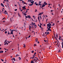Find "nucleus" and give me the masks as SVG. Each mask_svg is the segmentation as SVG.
Wrapping results in <instances>:
<instances>
[{"mask_svg":"<svg viewBox=\"0 0 63 63\" xmlns=\"http://www.w3.org/2000/svg\"><path fill=\"white\" fill-rule=\"evenodd\" d=\"M16 31V30H12L11 31V32L10 33V34H13V31Z\"/></svg>","mask_w":63,"mask_h":63,"instance_id":"1","label":"nucleus"},{"mask_svg":"<svg viewBox=\"0 0 63 63\" xmlns=\"http://www.w3.org/2000/svg\"><path fill=\"white\" fill-rule=\"evenodd\" d=\"M47 26H48V27H49L48 28L49 29H50V28H51V27L49 25V24H47Z\"/></svg>","mask_w":63,"mask_h":63,"instance_id":"2","label":"nucleus"},{"mask_svg":"<svg viewBox=\"0 0 63 63\" xmlns=\"http://www.w3.org/2000/svg\"><path fill=\"white\" fill-rule=\"evenodd\" d=\"M45 4H42V6L41 7V8L43 9V7H45Z\"/></svg>","mask_w":63,"mask_h":63,"instance_id":"3","label":"nucleus"},{"mask_svg":"<svg viewBox=\"0 0 63 63\" xmlns=\"http://www.w3.org/2000/svg\"><path fill=\"white\" fill-rule=\"evenodd\" d=\"M37 42H38V38H37L35 39V42L36 43H37Z\"/></svg>","mask_w":63,"mask_h":63,"instance_id":"4","label":"nucleus"},{"mask_svg":"<svg viewBox=\"0 0 63 63\" xmlns=\"http://www.w3.org/2000/svg\"><path fill=\"white\" fill-rule=\"evenodd\" d=\"M47 28L48 30V31L49 30V31H51V30L50 29L48 28V26H47Z\"/></svg>","mask_w":63,"mask_h":63,"instance_id":"5","label":"nucleus"},{"mask_svg":"<svg viewBox=\"0 0 63 63\" xmlns=\"http://www.w3.org/2000/svg\"><path fill=\"white\" fill-rule=\"evenodd\" d=\"M44 4H45L44 5H47L48 4L46 2H44Z\"/></svg>","mask_w":63,"mask_h":63,"instance_id":"6","label":"nucleus"},{"mask_svg":"<svg viewBox=\"0 0 63 63\" xmlns=\"http://www.w3.org/2000/svg\"><path fill=\"white\" fill-rule=\"evenodd\" d=\"M17 47H18V51H19V48H19V44H18L17 45Z\"/></svg>","mask_w":63,"mask_h":63,"instance_id":"7","label":"nucleus"},{"mask_svg":"<svg viewBox=\"0 0 63 63\" xmlns=\"http://www.w3.org/2000/svg\"><path fill=\"white\" fill-rule=\"evenodd\" d=\"M1 5L3 7H4V5H3V4L2 3H1Z\"/></svg>","mask_w":63,"mask_h":63,"instance_id":"8","label":"nucleus"},{"mask_svg":"<svg viewBox=\"0 0 63 63\" xmlns=\"http://www.w3.org/2000/svg\"><path fill=\"white\" fill-rule=\"evenodd\" d=\"M34 1H33L32 2H31V4H32L33 5V4H34Z\"/></svg>","mask_w":63,"mask_h":63,"instance_id":"9","label":"nucleus"},{"mask_svg":"<svg viewBox=\"0 0 63 63\" xmlns=\"http://www.w3.org/2000/svg\"><path fill=\"white\" fill-rule=\"evenodd\" d=\"M33 62H34V61H35V62H37V60H33Z\"/></svg>","mask_w":63,"mask_h":63,"instance_id":"10","label":"nucleus"},{"mask_svg":"<svg viewBox=\"0 0 63 63\" xmlns=\"http://www.w3.org/2000/svg\"><path fill=\"white\" fill-rule=\"evenodd\" d=\"M28 17L29 18H31V16H30L29 15L28 16Z\"/></svg>","mask_w":63,"mask_h":63,"instance_id":"11","label":"nucleus"},{"mask_svg":"<svg viewBox=\"0 0 63 63\" xmlns=\"http://www.w3.org/2000/svg\"><path fill=\"white\" fill-rule=\"evenodd\" d=\"M3 51H0V53H3Z\"/></svg>","mask_w":63,"mask_h":63,"instance_id":"12","label":"nucleus"},{"mask_svg":"<svg viewBox=\"0 0 63 63\" xmlns=\"http://www.w3.org/2000/svg\"><path fill=\"white\" fill-rule=\"evenodd\" d=\"M19 56V55L18 54H16V57H17V56Z\"/></svg>","mask_w":63,"mask_h":63,"instance_id":"13","label":"nucleus"},{"mask_svg":"<svg viewBox=\"0 0 63 63\" xmlns=\"http://www.w3.org/2000/svg\"><path fill=\"white\" fill-rule=\"evenodd\" d=\"M35 56L34 55H33V57H32V59H33V58H34V57L35 58Z\"/></svg>","mask_w":63,"mask_h":63,"instance_id":"14","label":"nucleus"},{"mask_svg":"<svg viewBox=\"0 0 63 63\" xmlns=\"http://www.w3.org/2000/svg\"><path fill=\"white\" fill-rule=\"evenodd\" d=\"M35 59H36V60H38V58H37L35 57Z\"/></svg>","mask_w":63,"mask_h":63,"instance_id":"15","label":"nucleus"},{"mask_svg":"<svg viewBox=\"0 0 63 63\" xmlns=\"http://www.w3.org/2000/svg\"><path fill=\"white\" fill-rule=\"evenodd\" d=\"M23 47H25L26 46H25V44H24L23 45Z\"/></svg>","mask_w":63,"mask_h":63,"instance_id":"16","label":"nucleus"},{"mask_svg":"<svg viewBox=\"0 0 63 63\" xmlns=\"http://www.w3.org/2000/svg\"><path fill=\"white\" fill-rule=\"evenodd\" d=\"M18 58L19 60H21V58L20 57H18Z\"/></svg>","mask_w":63,"mask_h":63,"instance_id":"17","label":"nucleus"},{"mask_svg":"<svg viewBox=\"0 0 63 63\" xmlns=\"http://www.w3.org/2000/svg\"><path fill=\"white\" fill-rule=\"evenodd\" d=\"M7 44V43L4 42V45H6Z\"/></svg>","mask_w":63,"mask_h":63,"instance_id":"18","label":"nucleus"},{"mask_svg":"<svg viewBox=\"0 0 63 63\" xmlns=\"http://www.w3.org/2000/svg\"><path fill=\"white\" fill-rule=\"evenodd\" d=\"M6 12H7V11H6V10L4 12V13L5 14H6Z\"/></svg>","mask_w":63,"mask_h":63,"instance_id":"19","label":"nucleus"},{"mask_svg":"<svg viewBox=\"0 0 63 63\" xmlns=\"http://www.w3.org/2000/svg\"><path fill=\"white\" fill-rule=\"evenodd\" d=\"M4 30V29H2V30H1V29H0V31H3V30Z\"/></svg>","mask_w":63,"mask_h":63,"instance_id":"20","label":"nucleus"},{"mask_svg":"<svg viewBox=\"0 0 63 63\" xmlns=\"http://www.w3.org/2000/svg\"><path fill=\"white\" fill-rule=\"evenodd\" d=\"M29 6H32V5L33 4H29Z\"/></svg>","mask_w":63,"mask_h":63,"instance_id":"21","label":"nucleus"},{"mask_svg":"<svg viewBox=\"0 0 63 63\" xmlns=\"http://www.w3.org/2000/svg\"><path fill=\"white\" fill-rule=\"evenodd\" d=\"M38 19L39 21H40V19L39 18V16H38Z\"/></svg>","mask_w":63,"mask_h":63,"instance_id":"22","label":"nucleus"},{"mask_svg":"<svg viewBox=\"0 0 63 63\" xmlns=\"http://www.w3.org/2000/svg\"><path fill=\"white\" fill-rule=\"evenodd\" d=\"M49 34V32H48L47 33V35H48V34Z\"/></svg>","mask_w":63,"mask_h":63,"instance_id":"23","label":"nucleus"},{"mask_svg":"<svg viewBox=\"0 0 63 63\" xmlns=\"http://www.w3.org/2000/svg\"><path fill=\"white\" fill-rule=\"evenodd\" d=\"M31 26H30L29 27V29H31Z\"/></svg>","mask_w":63,"mask_h":63,"instance_id":"24","label":"nucleus"},{"mask_svg":"<svg viewBox=\"0 0 63 63\" xmlns=\"http://www.w3.org/2000/svg\"><path fill=\"white\" fill-rule=\"evenodd\" d=\"M18 16H20V15H19V14L18 13Z\"/></svg>","mask_w":63,"mask_h":63,"instance_id":"25","label":"nucleus"},{"mask_svg":"<svg viewBox=\"0 0 63 63\" xmlns=\"http://www.w3.org/2000/svg\"><path fill=\"white\" fill-rule=\"evenodd\" d=\"M10 32H9V31L8 32V35H9L10 34Z\"/></svg>","mask_w":63,"mask_h":63,"instance_id":"26","label":"nucleus"},{"mask_svg":"<svg viewBox=\"0 0 63 63\" xmlns=\"http://www.w3.org/2000/svg\"><path fill=\"white\" fill-rule=\"evenodd\" d=\"M56 37H57V38H58V36H57V34H56Z\"/></svg>","mask_w":63,"mask_h":63,"instance_id":"27","label":"nucleus"},{"mask_svg":"<svg viewBox=\"0 0 63 63\" xmlns=\"http://www.w3.org/2000/svg\"><path fill=\"white\" fill-rule=\"evenodd\" d=\"M37 12V10L35 9V12Z\"/></svg>","mask_w":63,"mask_h":63,"instance_id":"28","label":"nucleus"},{"mask_svg":"<svg viewBox=\"0 0 63 63\" xmlns=\"http://www.w3.org/2000/svg\"><path fill=\"white\" fill-rule=\"evenodd\" d=\"M7 33V31H6L5 32V34H6Z\"/></svg>","mask_w":63,"mask_h":63,"instance_id":"29","label":"nucleus"},{"mask_svg":"<svg viewBox=\"0 0 63 63\" xmlns=\"http://www.w3.org/2000/svg\"><path fill=\"white\" fill-rule=\"evenodd\" d=\"M34 51H32V53H34Z\"/></svg>","mask_w":63,"mask_h":63,"instance_id":"30","label":"nucleus"},{"mask_svg":"<svg viewBox=\"0 0 63 63\" xmlns=\"http://www.w3.org/2000/svg\"><path fill=\"white\" fill-rule=\"evenodd\" d=\"M33 60H37V59H33Z\"/></svg>","mask_w":63,"mask_h":63,"instance_id":"31","label":"nucleus"},{"mask_svg":"<svg viewBox=\"0 0 63 63\" xmlns=\"http://www.w3.org/2000/svg\"><path fill=\"white\" fill-rule=\"evenodd\" d=\"M36 44H34V47H36Z\"/></svg>","mask_w":63,"mask_h":63,"instance_id":"32","label":"nucleus"},{"mask_svg":"<svg viewBox=\"0 0 63 63\" xmlns=\"http://www.w3.org/2000/svg\"><path fill=\"white\" fill-rule=\"evenodd\" d=\"M25 7H26V6H24V7H22V8H25Z\"/></svg>","mask_w":63,"mask_h":63,"instance_id":"33","label":"nucleus"},{"mask_svg":"<svg viewBox=\"0 0 63 63\" xmlns=\"http://www.w3.org/2000/svg\"><path fill=\"white\" fill-rule=\"evenodd\" d=\"M55 39H56V40H57V38L55 36L54 37Z\"/></svg>","mask_w":63,"mask_h":63,"instance_id":"34","label":"nucleus"},{"mask_svg":"<svg viewBox=\"0 0 63 63\" xmlns=\"http://www.w3.org/2000/svg\"><path fill=\"white\" fill-rule=\"evenodd\" d=\"M35 5H36V6H38V4L37 3H36Z\"/></svg>","mask_w":63,"mask_h":63,"instance_id":"35","label":"nucleus"},{"mask_svg":"<svg viewBox=\"0 0 63 63\" xmlns=\"http://www.w3.org/2000/svg\"><path fill=\"white\" fill-rule=\"evenodd\" d=\"M41 30H43V29H44V28H41Z\"/></svg>","mask_w":63,"mask_h":63,"instance_id":"36","label":"nucleus"},{"mask_svg":"<svg viewBox=\"0 0 63 63\" xmlns=\"http://www.w3.org/2000/svg\"><path fill=\"white\" fill-rule=\"evenodd\" d=\"M24 4H26V5H27V3H25V2H24Z\"/></svg>","mask_w":63,"mask_h":63,"instance_id":"37","label":"nucleus"},{"mask_svg":"<svg viewBox=\"0 0 63 63\" xmlns=\"http://www.w3.org/2000/svg\"><path fill=\"white\" fill-rule=\"evenodd\" d=\"M30 37H31V35H30L29 37H28V38H30Z\"/></svg>","mask_w":63,"mask_h":63,"instance_id":"38","label":"nucleus"},{"mask_svg":"<svg viewBox=\"0 0 63 63\" xmlns=\"http://www.w3.org/2000/svg\"><path fill=\"white\" fill-rule=\"evenodd\" d=\"M1 60L2 61H4V60H2V59H1Z\"/></svg>","mask_w":63,"mask_h":63,"instance_id":"39","label":"nucleus"},{"mask_svg":"<svg viewBox=\"0 0 63 63\" xmlns=\"http://www.w3.org/2000/svg\"><path fill=\"white\" fill-rule=\"evenodd\" d=\"M13 60H14V61H16L15 60V58H13Z\"/></svg>","mask_w":63,"mask_h":63,"instance_id":"40","label":"nucleus"},{"mask_svg":"<svg viewBox=\"0 0 63 63\" xmlns=\"http://www.w3.org/2000/svg\"><path fill=\"white\" fill-rule=\"evenodd\" d=\"M21 7H20L19 8V10H21Z\"/></svg>","mask_w":63,"mask_h":63,"instance_id":"41","label":"nucleus"},{"mask_svg":"<svg viewBox=\"0 0 63 63\" xmlns=\"http://www.w3.org/2000/svg\"><path fill=\"white\" fill-rule=\"evenodd\" d=\"M32 25H34V24L33 23V22H32Z\"/></svg>","mask_w":63,"mask_h":63,"instance_id":"42","label":"nucleus"},{"mask_svg":"<svg viewBox=\"0 0 63 63\" xmlns=\"http://www.w3.org/2000/svg\"><path fill=\"white\" fill-rule=\"evenodd\" d=\"M19 6L20 7H21V6H20V4H19Z\"/></svg>","mask_w":63,"mask_h":63,"instance_id":"43","label":"nucleus"},{"mask_svg":"<svg viewBox=\"0 0 63 63\" xmlns=\"http://www.w3.org/2000/svg\"><path fill=\"white\" fill-rule=\"evenodd\" d=\"M31 63H33V61H32Z\"/></svg>","mask_w":63,"mask_h":63,"instance_id":"44","label":"nucleus"},{"mask_svg":"<svg viewBox=\"0 0 63 63\" xmlns=\"http://www.w3.org/2000/svg\"><path fill=\"white\" fill-rule=\"evenodd\" d=\"M24 15H25V16H26V15H27V14H24Z\"/></svg>","mask_w":63,"mask_h":63,"instance_id":"45","label":"nucleus"},{"mask_svg":"<svg viewBox=\"0 0 63 63\" xmlns=\"http://www.w3.org/2000/svg\"><path fill=\"white\" fill-rule=\"evenodd\" d=\"M25 17H26V18H28V16H25Z\"/></svg>","mask_w":63,"mask_h":63,"instance_id":"46","label":"nucleus"},{"mask_svg":"<svg viewBox=\"0 0 63 63\" xmlns=\"http://www.w3.org/2000/svg\"><path fill=\"white\" fill-rule=\"evenodd\" d=\"M39 27L40 28H42V27H41V26L40 25L39 26Z\"/></svg>","mask_w":63,"mask_h":63,"instance_id":"47","label":"nucleus"},{"mask_svg":"<svg viewBox=\"0 0 63 63\" xmlns=\"http://www.w3.org/2000/svg\"><path fill=\"white\" fill-rule=\"evenodd\" d=\"M6 41H7V40H5L4 43H6Z\"/></svg>","mask_w":63,"mask_h":63,"instance_id":"48","label":"nucleus"},{"mask_svg":"<svg viewBox=\"0 0 63 63\" xmlns=\"http://www.w3.org/2000/svg\"><path fill=\"white\" fill-rule=\"evenodd\" d=\"M41 4L40 3H39V4H38V6H40V4Z\"/></svg>","mask_w":63,"mask_h":63,"instance_id":"49","label":"nucleus"},{"mask_svg":"<svg viewBox=\"0 0 63 63\" xmlns=\"http://www.w3.org/2000/svg\"><path fill=\"white\" fill-rule=\"evenodd\" d=\"M28 2H30V0H28Z\"/></svg>","mask_w":63,"mask_h":63,"instance_id":"50","label":"nucleus"},{"mask_svg":"<svg viewBox=\"0 0 63 63\" xmlns=\"http://www.w3.org/2000/svg\"><path fill=\"white\" fill-rule=\"evenodd\" d=\"M40 7H41V6H42V4H40Z\"/></svg>","mask_w":63,"mask_h":63,"instance_id":"51","label":"nucleus"},{"mask_svg":"<svg viewBox=\"0 0 63 63\" xmlns=\"http://www.w3.org/2000/svg\"><path fill=\"white\" fill-rule=\"evenodd\" d=\"M19 57V56H17L16 57V58H18Z\"/></svg>","mask_w":63,"mask_h":63,"instance_id":"52","label":"nucleus"},{"mask_svg":"<svg viewBox=\"0 0 63 63\" xmlns=\"http://www.w3.org/2000/svg\"><path fill=\"white\" fill-rule=\"evenodd\" d=\"M40 17L41 19H42V17H41V16H40Z\"/></svg>","mask_w":63,"mask_h":63,"instance_id":"53","label":"nucleus"},{"mask_svg":"<svg viewBox=\"0 0 63 63\" xmlns=\"http://www.w3.org/2000/svg\"><path fill=\"white\" fill-rule=\"evenodd\" d=\"M61 38V36H60L59 37V40H60V38Z\"/></svg>","mask_w":63,"mask_h":63,"instance_id":"54","label":"nucleus"},{"mask_svg":"<svg viewBox=\"0 0 63 63\" xmlns=\"http://www.w3.org/2000/svg\"><path fill=\"white\" fill-rule=\"evenodd\" d=\"M41 13V14H43V12H42V13H41H41Z\"/></svg>","mask_w":63,"mask_h":63,"instance_id":"55","label":"nucleus"},{"mask_svg":"<svg viewBox=\"0 0 63 63\" xmlns=\"http://www.w3.org/2000/svg\"><path fill=\"white\" fill-rule=\"evenodd\" d=\"M45 16L47 17V16L46 15Z\"/></svg>","mask_w":63,"mask_h":63,"instance_id":"56","label":"nucleus"},{"mask_svg":"<svg viewBox=\"0 0 63 63\" xmlns=\"http://www.w3.org/2000/svg\"><path fill=\"white\" fill-rule=\"evenodd\" d=\"M60 51H61L60 50L58 52H60Z\"/></svg>","mask_w":63,"mask_h":63,"instance_id":"57","label":"nucleus"},{"mask_svg":"<svg viewBox=\"0 0 63 63\" xmlns=\"http://www.w3.org/2000/svg\"><path fill=\"white\" fill-rule=\"evenodd\" d=\"M24 1H23V0H22V3H24Z\"/></svg>","mask_w":63,"mask_h":63,"instance_id":"58","label":"nucleus"},{"mask_svg":"<svg viewBox=\"0 0 63 63\" xmlns=\"http://www.w3.org/2000/svg\"><path fill=\"white\" fill-rule=\"evenodd\" d=\"M35 32H34V31H32V33H34Z\"/></svg>","mask_w":63,"mask_h":63,"instance_id":"59","label":"nucleus"},{"mask_svg":"<svg viewBox=\"0 0 63 63\" xmlns=\"http://www.w3.org/2000/svg\"><path fill=\"white\" fill-rule=\"evenodd\" d=\"M39 3H41V2L40 1H39Z\"/></svg>","mask_w":63,"mask_h":63,"instance_id":"60","label":"nucleus"},{"mask_svg":"<svg viewBox=\"0 0 63 63\" xmlns=\"http://www.w3.org/2000/svg\"><path fill=\"white\" fill-rule=\"evenodd\" d=\"M34 54H36V52H35L34 53Z\"/></svg>","mask_w":63,"mask_h":63,"instance_id":"61","label":"nucleus"},{"mask_svg":"<svg viewBox=\"0 0 63 63\" xmlns=\"http://www.w3.org/2000/svg\"><path fill=\"white\" fill-rule=\"evenodd\" d=\"M49 25L50 26H51V24H49Z\"/></svg>","mask_w":63,"mask_h":63,"instance_id":"62","label":"nucleus"},{"mask_svg":"<svg viewBox=\"0 0 63 63\" xmlns=\"http://www.w3.org/2000/svg\"><path fill=\"white\" fill-rule=\"evenodd\" d=\"M41 13H39V15H41Z\"/></svg>","mask_w":63,"mask_h":63,"instance_id":"63","label":"nucleus"},{"mask_svg":"<svg viewBox=\"0 0 63 63\" xmlns=\"http://www.w3.org/2000/svg\"><path fill=\"white\" fill-rule=\"evenodd\" d=\"M33 16V17L35 18V16Z\"/></svg>","mask_w":63,"mask_h":63,"instance_id":"64","label":"nucleus"}]
</instances>
